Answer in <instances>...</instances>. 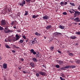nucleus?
Returning a JSON list of instances; mask_svg holds the SVG:
<instances>
[{"instance_id": "f257e3e1", "label": "nucleus", "mask_w": 80, "mask_h": 80, "mask_svg": "<svg viewBox=\"0 0 80 80\" xmlns=\"http://www.w3.org/2000/svg\"><path fill=\"white\" fill-rule=\"evenodd\" d=\"M5 29L4 32L6 33H12L13 32L12 30H11L8 29L7 28H5Z\"/></svg>"}, {"instance_id": "f03ea898", "label": "nucleus", "mask_w": 80, "mask_h": 80, "mask_svg": "<svg viewBox=\"0 0 80 80\" xmlns=\"http://www.w3.org/2000/svg\"><path fill=\"white\" fill-rule=\"evenodd\" d=\"M8 40L9 42H15V41H17V39H16V38L12 37L10 39H8Z\"/></svg>"}, {"instance_id": "7ed1b4c3", "label": "nucleus", "mask_w": 80, "mask_h": 80, "mask_svg": "<svg viewBox=\"0 0 80 80\" xmlns=\"http://www.w3.org/2000/svg\"><path fill=\"white\" fill-rule=\"evenodd\" d=\"M74 17H76L77 16H78L80 15V12L78 11H75V12L74 14Z\"/></svg>"}, {"instance_id": "20e7f679", "label": "nucleus", "mask_w": 80, "mask_h": 80, "mask_svg": "<svg viewBox=\"0 0 80 80\" xmlns=\"http://www.w3.org/2000/svg\"><path fill=\"white\" fill-rule=\"evenodd\" d=\"M37 42V41L35 40V41L34 40L32 41H31L29 43V44L30 45H32V44H34V43H36Z\"/></svg>"}, {"instance_id": "39448f33", "label": "nucleus", "mask_w": 80, "mask_h": 80, "mask_svg": "<svg viewBox=\"0 0 80 80\" xmlns=\"http://www.w3.org/2000/svg\"><path fill=\"white\" fill-rule=\"evenodd\" d=\"M1 25H5L6 24V21H5V20H2L1 21Z\"/></svg>"}, {"instance_id": "423d86ee", "label": "nucleus", "mask_w": 80, "mask_h": 80, "mask_svg": "<svg viewBox=\"0 0 80 80\" xmlns=\"http://www.w3.org/2000/svg\"><path fill=\"white\" fill-rule=\"evenodd\" d=\"M68 2H60V5H67Z\"/></svg>"}, {"instance_id": "0eeeda50", "label": "nucleus", "mask_w": 80, "mask_h": 80, "mask_svg": "<svg viewBox=\"0 0 80 80\" xmlns=\"http://www.w3.org/2000/svg\"><path fill=\"white\" fill-rule=\"evenodd\" d=\"M42 18L43 20H48L49 19V17L47 15H45Z\"/></svg>"}, {"instance_id": "6e6552de", "label": "nucleus", "mask_w": 80, "mask_h": 80, "mask_svg": "<svg viewBox=\"0 0 80 80\" xmlns=\"http://www.w3.org/2000/svg\"><path fill=\"white\" fill-rule=\"evenodd\" d=\"M30 52L32 53H33L34 55H36L37 54V52L34 51V50L33 49H32L30 50Z\"/></svg>"}, {"instance_id": "1a4fd4ad", "label": "nucleus", "mask_w": 80, "mask_h": 80, "mask_svg": "<svg viewBox=\"0 0 80 80\" xmlns=\"http://www.w3.org/2000/svg\"><path fill=\"white\" fill-rule=\"evenodd\" d=\"M54 35L56 37H58V36H59V35H61V33L56 32L55 33Z\"/></svg>"}, {"instance_id": "9d476101", "label": "nucleus", "mask_w": 80, "mask_h": 80, "mask_svg": "<svg viewBox=\"0 0 80 80\" xmlns=\"http://www.w3.org/2000/svg\"><path fill=\"white\" fill-rule=\"evenodd\" d=\"M39 73H40V75H42V76L45 75V72H40Z\"/></svg>"}, {"instance_id": "9b49d317", "label": "nucleus", "mask_w": 80, "mask_h": 80, "mask_svg": "<svg viewBox=\"0 0 80 80\" xmlns=\"http://www.w3.org/2000/svg\"><path fill=\"white\" fill-rule=\"evenodd\" d=\"M11 25H14V26H16L17 24V22L16 21H13L11 23Z\"/></svg>"}, {"instance_id": "f8f14e48", "label": "nucleus", "mask_w": 80, "mask_h": 80, "mask_svg": "<svg viewBox=\"0 0 80 80\" xmlns=\"http://www.w3.org/2000/svg\"><path fill=\"white\" fill-rule=\"evenodd\" d=\"M3 67L5 69H6L7 68V65L6 63H5L3 64Z\"/></svg>"}, {"instance_id": "ddd939ff", "label": "nucleus", "mask_w": 80, "mask_h": 80, "mask_svg": "<svg viewBox=\"0 0 80 80\" xmlns=\"http://www.w3.org/2000/svg\"><path fill=\"white\" fill-rule=\"evenodd\" d=\"M79 18H78L74 19V21H75L76 22H79Z\"/></svg>"}, {"instance_id": "4468645a", "label": "nucleus", "mask_w": 80, "mask_h": 80, "mask_svg": "<svg viewBox=\"0 0 80 80\" xmlns=\"http://www.w3.org/2000/svg\"><path fill=\"white\" fill-rule=\"evenodd\" d=\"M76 38L77 37L74 36L71 37V39H72V40H75V39H76Z\"/></svg>"}, {"instance_id": "2eb2a0df", "label": "nucleus", "mask_w": 80, "mask_h": 80, "mask_svg": "<svg viewBox=\"0 0 80 80\" xmlns=\"http://www.w3.org/2000/svg\"><path fill=\"white\" fill-rule=\"evenodd\" d=\"M16 40H18V39L20 38V36H18V35L17 34H16Z\"/></svg>"}, {"instance_id": "dca6fc26", "label": "nucleus", "mask_w": 80, "mask_h": 80, "mask_svg": "<svg viewBox=\"0 0 80 80\" xmlns=\"http://www.w3.org/2000/svg\"><path fill=\"white\" fill-rule=\"evenodd\" d=\"M51 27L52 26H51V25L48 26L46 27V28L47 30H48V29H50V28H51Z\"/></svg>"}, {"instance_id": "f3484780", "label": "nucleus", "mask_w": 80, "mask_h": 80, "mask_svg": "<svg viewBox=\"0 0 80 80\" xmlns=\"http://www.w3.org/2000/svg\"><path fill=\"white\" fill-rule=\"evenodd\" d=\"M30 65L32 67H34V66H35V64L33 62H31L30 64Z\"/></svg>"}, {"instance_id": "a211bd4d", "label": "nucleus", "mask_w": 80, "mask_h": 80, "mask_svg": "<svg viewBox=\"0 0 80 80\" xmlns=\"http://www.w3.org/2000/svg\"><path fill=\"white\" fill-rule=\"evenodd\" d=\"M36 56V57H41V55L40 53H38V54H37Z\"/></svg>"}, {"instance_id": "6ab92c4d", "label": "nucleus", "mask_w": 80, "mask_h": 80, "mask_svg": "<svg viewBox=\"0 0 80 80\" xmlns=\"http://www.w3.org/2000/svg\"><path fill=\"white\" fill-rule=\"evenodd\" d=\"M59 28H61V29H64V28H65L63 26H62L61 25H60L59 26Z\"/></svg>"}, {"instance_id": "aec40b11", "label": "nucleus", "mask_w": 80, "mask_h": 80, "mask_svg": "<svg viewBox=\"0 0 80 80\" xmlns=\"http://www.w3.org/2000/svg\"><path fill=\"white\" fill-rule=\"evenodd\" d=\"M76 63H78V64H79L80 63V60H78L76 61Z\"/></svg>"}, {"instance_id": "412c9836", "label": "nucleus", "mask_w": 80, "mask_h": 80, "mask_svg": "<svg viewBox=\"0 0 80 80\" xmlns=\"http://www.w3.org/2000/svg\"><path fill=\"white\" fill-rule=\"evenodd\" d=\"M71 67V66L68 65L64 67L65 68H69Z\"/></svg>"}, {"instance_id": "4be33fe9", "label": "nucleus", "mask_w": 80, "mask_h": 80, "mask_svg": "<svg viewBox=\"0 0 80 80\" xmlns=\"http://www.w3.org/2000/svg\"><path fill=\"white\" fill-rule=\"evenodd\" d=\"M32 60H33V61H34V62H38V61L37 59H36V58H32Z\"/></svg>"}, {"instance_id": "5701e85b", "label": "nucleus", "mask_w": 80, "mask_h": 80, "mask_svg": "<svg viewBox=\"0 0 80 80\" xmlns=\"http://www.w3.org/2000/svg\"><path fill=\"white\" fill-rule=\"evenodd\" d=\"M76 67V66L74 65H72V66H71L70 68H75Z\"/></svg>"}, {"instance_id": "b1692460", "label": "nucleus", "mask_w": 80, "mask_h": 80, "mask_svg": "<svg viewBox=\"0 0 80 80\" xmlns=\"http://www.w3.org/2000/svg\"><path fill=\"white\" fill-rule=\"evenodd\" d=\"M68 55L71 56H73V54L71 53H69Z\"/></svg>"}, {"instance_id": "393cba45", "label": "nucleus", "mask_w": 80, "mask_h": 80, "mask_svg": "<svg viewBox=\"0 0 80 80\" xmlns=\"http://www.w3.org/2000/svg\"><path fill=\"white\" fill-rule=\"evenodd\" d=\"M50 48L51 50H53V48H54V47L52 46L51 47H50Z\"/></svg>"}, {"instance_id": "a878e982", "label": "nucleus", "mask_w": 80, "mask_h": 80, "mask_svg": "<svg viewBox=\"0 0 80 80\" xmlns=\"http://www.w3.org/2000/svg\"><path fill=\"white\" fill-rule=\"evenodd\" d=\"M5 47L7 48H10L8 45L6 44Z\"/></svg>"}, {"instance_id": "bb28decb", "label": "nucleus", "mask_w": 80, "mask_h": 80, "mask_svg": "<svg viewBox=\"0 0 80 80\" xmlns=\"http://www.w3.org/2000/svg\"><path fill=\"white\" fill-rule=\"evenodd\" d=\"M75 33L76 34V35H80V31L76 32Z\"/></svg>"}, {"instance_id": "cd10ccee", "label": "nucleus", "mask_w": 80, "mask_h": 80, "mask_svg": "<svg viewBox=\"0 0 80 80\" xmlns=\"http://www.w3.org/2000/svg\"><path fill=\"white\" fill-rule=\"evenodd\" d=\"M61 76H62V78H65V75L64 74H62Z\"/></svg>"}, {"instance_id": "c85d7f7f", "label": "nucleus", "mask_w": 80, "mask_h": 80, "mask_svg": "<svg viewBox=\"0 0 80 80\" xmlns=\"http://www.w3.org/2000/svg\"><path fill=\"white\" fill-rule=\"evenodd\" d=\"M70 5H72V6H75V4L74 3H72L71 2H70Z\"/></svg>"}, {"instance_id": "c756f323", "label": "nucleus", "mask_w": 80, "mask_h": 80, "mask_svg": "<svg viewBox=\"0 0 80 80\" xmlns=\"http://www.w3.org/2000/svg\"><path fill=\"white\" fill-rule=\"evenodd\" d=\"M28 12H27V11H25V13L24 15V16H25V15H28Z\"/></svg>"}, {"instance_id": "7c9ffc66", "label": "nucleus", "mask_w": 80, "mask_h": 80, "mask_svg": "<svg viewBox=\"0 0 80 80\" xmlns=\"http://www.w3.org/2000/svg\"><path fill=\"white\" fill-rule=\"evenodd\" d=\"M59 62L60 65H62V64L63 63V62L62 61H59Z\"/></svg>"}, {"instance_id": "2f4dec72", "label": "nucleus", "mask_w": 80, "mask_h": 80, "mask_svg": "<svg viewBox=\"0 0 80 80\" xmlns=\"http://www.w3.org/2000/svg\"><path fill=\"white\" fill-rule=\"evenodd\" d=\"M35 35H37V36H38V35H40V34H39L38 33V32H36L35 33Z\"/></svg>"}, {"instance_id": "473e14b6", "label": "nucleus", "mask_w": 80, "mask_h": 80, "mask_svg": "<svg viewBox=\"0 0 80 80\" xmlns=\"http://www.w3.org/2000/svg\"><path fill=\"white\" fill-rule=\"evenodd\" d=\"M3 30V27H1L0 26V30Z\"/></svg>"}, {"instance_id": "72a5a7b5", "label": "nucleus", "mask_w": 80, "mask_h": 80, "mask_svg": "<svg viewBox=\"0 0 80 80\" xmlns=\"http://www.w3.org/2000/svg\"><path fill=\"white\" fill-rule=\"evenodd\" d=\"M26 2H28V3L30 2V1H31V0H25Z\"/></svg>"}, {"instance_id": "f704fd0d", "label": "nucleus", "mask_w": 80, "mask_h": 80, "mask_svg": "<svg viewBox=\"0 0 80 80\" xmlns=\"http://www.w3.org/2000/svg\"><path fill=\"white\" fill-rule=\"evenodd\" d=\"M32 18H36V16L35 15H33L32 16Z\"/></svg>"}, {"instance_id": "c9c22d12", "label": "nucleus", "mask_w": 80, "mask_h": 80, "mask_svg": "<svg viewBox=\"0 0 80 80\" xmlns=\"http://www.w3.org/2000/svg\"><path fill=\"white\" fill-rule=\"evenodd\" d=\"M63 15H66L67 14V13L66 12H64L62 13Z\"/></svg>"}, {"instance_id": "e433bc0d", "label": "nucleus", "mask_w": 80, "mask_h": 80, "mask_svg": "<svg viewBox=\"0 0 80 80\" xmlns=\"http://www.w3.org/2000/svg\"><path fill=\"white\" fill-rule=\"evenodd\" d=\"M19 42H20V43H22L23 42V40L21 39L20 40Z\"/></svg>"}, {"instance_id": "4c0bfd02", "label": "nucleus", "mask_w": 80, "mask_h": 80, "mask_svg": "<svg viewBox=\"0 0 80 80\" xmlns=\"http://www.w3.org/2000/svg\"><path fill=\"white\" fill-rule=\"evenodd\" d=\"M22 3L24 4L25 5V0H23L22 1Z\"/></svg>"}, {"instance_id": "58836bf2", "label": "nucleus", "mask_w": 80, "mask_h": 80, "mask_svg": "<svg viewBox=\"0 0 80 80\" xmlns=\"http://www.w3.org/2000/svg\"><path fill=\"white\" fill-rule=\"evenodd\" d=\"M36 76H37V77H39L40 74H39L37 73L36 74Z\"/></svg>"}, {"instance_id": "ea45409f", "label": "nucleus", "mask_w": 80, "mask_h": 80, "mask_svg": "<svg viewBox=\"0 0 80 80\" xmlns=\"http://www.w3.org/2000/svg\"><path fill=\"white\" fill-rule=\"evenodd\" d=\"M56 68H58L60 67V66H59V65H56Z\"/></svg>"}, {"instance_id": "a19ab883", "label": "nucleus", "mask_w": 80, "mask_h": 80, "mask_svg": "<svg viewBox=\"0 0 80 80\" xmlns=\"http://www.w3.org/2000/svg\"><path fill=\"white\" fill-rule=\"evenodd\" d=\"M65 68H61V69H62V70H65Z\"/></svg>"}, {"instance_id": "79ce46f5", "label": "nucleus", "mask_w": 80, "mask_h": 80, "mask_svg": "<svg viewBox=\"0 0 80 80\" xmlns=\"http://www.w3.org/2000/svg\"><path fill=\"white\" fill-rule=\"evenodd\" d=\"M22 38H24V39H25L26 38V37L25 35L23 36H22Z\"/></svg>"}, {"instance_id": "37998d69", "label": "nucleus", "mask_w": 80, "mask_h": 80, "mask_svg": "<svg viewBox=\"0 0 80 80\" xmlns=\"http://www.w3.org/2000/svg\"><path fill=\"white\" fill-rule=\"evenodd\" d=\"M20 5H21V6H22V7H23V4L22 3H20Z\"/></svg>"}, {"instance_id": "c03bdc74", "label": "nucleus", "mask_w": 80, "mask_h": 80, "mask_svg": "<svg viewBox=\"0 0 80 80\" xmlns=\"http://www.w3.org/2000/svg\"><path fill=\"white\" fill-rule=\"evenodd\" d=\"M35 1V0H31V2H34Z\"/></svg>"}, {"instance_id": "a18cd8bd", "label": "nucleus", "mask_w": 80, "mask_h": 80, "mask_svg": "<svg viewBox=\"0 0 80 80\" xmlns=\"http://www.w3.org/2000/svg\"><path fill=\"white\" fill-rule=\"evenodd\" d=\"M12 47H13V48H16V46H15V45H13Z\"/></svg>"}, {"instance_id": "49530a36", "label": "nucleus", "mask_w": 80, "mask_h": 80, "mask_svg": "<svg viewBox=\"0 0 80 80\" xmlns=\"http://www.w3.org/2000/svg\"><path fill=\"white\" fill-rule=\"evenodd\" d=\"M22 72L23 73H27V72L24 71H23Z\"/></svg>"}, {"instance_id": "de8ad7c7", "label": "nucleus", "mask_w": 80, "mask_h": 80, "mask_svg": "<svg viewBox=\"0 0 80 80\" xmlns=\"http://www.w3.org/2000/svg\"><path fill=\"white\" fill-rule=\"evenodd\" d=\"M67 53H68V54H69L70 53V51H68L67 52Z\"/></svg>"}, {"instance_id": "09e8293b", "label": "nucleus", "mask_w": 80, "mask_h": 80, "mask_svg": "<svg viewBox=\"0 0 80 80\" xmlns=\"http://www.w3.org/2000/svg\"><path fill=\"white\" fill-rule=\"evenodd\" d=\"M21 60L22 62H23V61H24V59L23 58H21Z\"/></svg>"}, {"instance_id": "8fccbe9b", "label": "nucleus", "mask_w": 80, "mask_h": 80, "mask_svg": "<svg viewBox=\"0 0 80 80\" xmlns=\"http://www.w3.org/2000/svg\"><path fill=\"white\" fill-rule=\"evenodd\" d=\"M21 32V31H20V30H18V32Z\"/></svg>"}, {"instance_id": "3c124183", "label": "nucleus", "mask_w": 80, "mask_h": 80, "mask_svg": "<svg viewBox=\"0 0 80 80\" xmlns=\"http://www.w3.org/2000/svg\"><path fill=\"white\" fill-rule=\"evenodd\" d=\"M78 10H79V11H80V7H78Z\"/></svg>"}, {"instance_id": "603ef678", "label": "nucleus", "mask_w": 80, "mask_h": 80, "mask_svg": "<svg viewBox=\"0 0 80 80\" xmlns=\"http://www.w3.org/2000/svg\"><path fill=\"white\" fill-rule=\"evenodd\" d=\"M69 12L70 13H72V11H71V10H69Z\"/></svg>"}, {"instance_id": "864d4df0", "label": "nucleus", "mask_w": 80, "mask_h": 80, "mask_svg": "<svg viewBox=\"0 0 80 80\" xmlns=\"http://www.w3.org/2000/svg\"><path fill=\"white\" fill-rule=\"evenodd\" d=\"M12 52L13 53H15V51L14 50H12Z\"/></svg>"}, {"instance_id": "5fc2aeb1", "label": "nucleus", "mask_w": 80, "mask_h": 80, "mask_svg": "<svg viewBox=\"0 0 80 80\" xmlns=\"http://www.w3.org/2000/svg\"><path fill=\"white\" fill-rule=\"evenodd\" d=\"M58 52L59 53H61V52L60 51H58Z\"/></svg>"}, {"instance_id": "6e6d98bb", "label": "nucleus", "mask_w": 80, "mask_h": 80, "mask_svg": "<svg viewBox=\"0 0 80 80\" xmlns=\"http://www.w3.org/2000/svg\"><path fill=\"white\" fill-rule=\"evenodd\" d=\"M8 11L9 12H10V10L9 9H8Z\"/></svg>"}, {"instance_id": "4d7b16f0", "label": "nucleus", "mask_w": 80, "mask_h": 80, "mask_svg": "<svg viewBox=\"0 0 80 80\" xmlns=\"http://www.w3.org/2000/svg\"><path fill=\"white\" fill-rule=\"evenodd\" d=\"M72 11H73V12H76V11H75V10L74 9H72Z\"/></svg>"}, {"instance_id": "13d9d810", "label": "nucleus", "mask_w": 80, "mask_h": 80, "mask_svg": "<svg viewBox=\"0 0 80 80\" xmlns=\"http://www.w3.org/2000/svg\"><path fill=\"white\" fill-rule=\"evenodd\" d=\"M16 48L18 49V48H19V47H18L16 46Z\"/></svg>"}, {"instance_id": "bf43d9fd", "label": "nucleus", "mask_w": 80, "mask_h": 80, "mask_svg": "<svg viewBox=\"0 0 80 80\" xmlns=\"http://www.w3.org/2000/svg\"><path fill=\"white\" fill-rule=\"evenodd\" d=\"M5 42H7V39H5Z\"/></svg>"}, {"instance_id": "052dcab7", "label": "nucleus", "mask_w": 80, "mask_h": 80, "mask_svg": "<svg viewBox=\"0 0 80 80\" xmlns=\"http://www.w3.org/2000/svg\"><path fill=\"white\" fill-rule=\"evenodd\" d=\"M60 79H61V80H62V77H60Z\"/></svg>"}, {"instance_id": "680f3d73", "label": "nucleus", "mask_w": 80, "mask_h": 80, "mask_svg": "<svg viewBox=\"0 0 80 80\" xmlns=\"http://www.w3.org/2000/svg\"><path fill=\"white\" fill-rule=\"evenodd\" d=\"M39 15H37L36 16V18H37V17H38Z\"/></svg>"}, {"instance_id": "e2e57ef3", "label": "nucleus", "mask_w": 80, "mask_h": 80, "mask_svg": "<svg viewBox=\"0 0 80 80\" xmlns=\"http://www.w3.org/2000/svg\"><path fill=\"white\" fill-rule=\"evenodd\" d=\"M28 40H26V43H27V42H28Z\"/></svg>"}, {"instance_id": "0e129e2a", "label": "nucleus", "mask_w": 80, "mask_h": 80, "mask_svg": "<svg viewBox=\"0 0 80 80\" xmlns=\"http://www.w3.org/2000/svg\"><path fill=\"white\" fill-rule=\"evenodd\" d=\"M61 80H65V79L64 78H62V79H61Z\"/></svg>"}, {"instance_id": "69168bd1", "label": "nucleus", "mask_w": 80, "mask_h": 80, "mask_svg": "<svg viewBox=\"0 0 80 80\" xmlns=\"http://www.w3.org/2000/svg\"><path fill=\"white\" fill-rule=\"evenodd\" d=\"M2 57H0V60H2Z\"/></svg>"}, {"instance_id": "338daca9", "label": "nucleus", "mask_w": 80, "mask_h": 80, "mask_svg": "<svg viewBox=\"0 0 80 80\" xmlns=\"http://www.w3.org/2000/svg\"><path fill=\"white\" fill-rule=\"evenodd\" d=\"M14 28H16V26H14L13 27Z\"/></svg>"}, {"instance_id": "774afa93", "label": "nucleus", "mask_w": 80, "mask_h": 80, "mask_svg": "<svg viewBox=\"0 0 80 80\" xmlns=\"http://www.w3.org/2000/svg\"><path fill=\"white\" fill-rule=\"evenodd\" d=\"M19 70H21V68H18Z\"/></svg>"}]
</instances>
